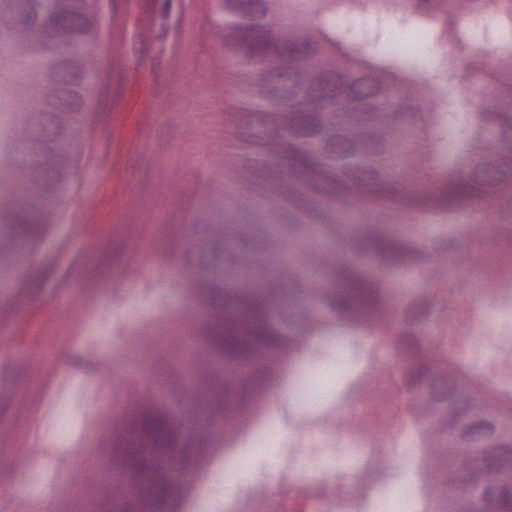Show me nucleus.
<instances>
[{
	"mask_svg": "<svg viewBox=\"0 0 512 512\" xmlns=\"http://www.w3.org/2000/svg\"><path fill=\"white\" fill-rule=\"evenodd\" d=\"M482 171L485 172V174H487V178L486 177L482 178L483 181H486V180L487 181H497V180H500V177H497V176L494 175L497 172L494 167L485 166L484 168H482Z\"/></svg>",
	"mask_w": 512,
	"mask_h": 512,
	"instance_id": "f257e3e1",
	"label": "nucleus"
},
{
	"mask_svg": "<svg viewBox=\"0 0 512 512\" xmlns=\"http://www.w3.org/2000/svg\"><path fill=\"white\" fill-rule=\"evenodd\" d=\"M170 8H171V0H163L161 14L164 18H167L169 16Z\"/></svg>",
	"mask_w": 512,
	"mask_h": 512,
	"instance_id": "f03ea898",
	"label": "nucleus"
},
{
	"mask_svg": "<svg viewBox=\"0 0 512 512\" xmlns=\"http://www.w3.org/2000/svg\"><path fill=\"white\" fill-rule=\"evenodd\" d=\"M77 31L84 32L85 30L84 29H77Z\"/></svg>",
	"mask_w": 512,
	"mask_h": 512,
	"instance_id": "7ed1b4c3",
	"label": "nucleus"
}]
</instances>
